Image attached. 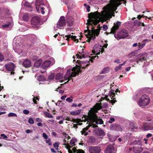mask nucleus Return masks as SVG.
Here are the masks:
<instances>
[{
	"instance_id": "1",
	"label": "nucleus",
	"mask_w": 153,
	"mask_h": 153,
	"mask_svg": "<svg viewBox=\"0 0 153 153\" xmlns=\"http://www.w3.org/2000/svg\"><path fill=\"white\" fill-rule=\"evenodd\" d=\"M125 0H110V3L103 8V13L100 14L98 13L90 17L88 20L87 23L89 25L87 26V30H85L84 33L86 37L91 40H94L96 36L99 34L100 27L97 25L99 20L98 19L101 18L108 19L112 16H114V12L117 7L120 5L122 1Z\"/></svg>"
},
{
	"instance_id": "2",
	"label": "nucleus",
	"mask_w": 153,
	"mask_h": 153,
	"mask_svg": "<svg viewBox=\"0 0 153 153\" xmlns=\"http://www.w3.org/2000/svg\"><path fill=\"white\" fill-rule=\"evenodd\" d=\"M101 107L99 104H97L91 108L88 113V122L89 123V125L85 128H83L81 131L82 135L84 134L85 136L88 134V133L86 131L88 129L90 126L93 128H97L98 126L96 124H102L103 121L101 119H98L96 113L100 109Z\"/></svg>"
},
{
	"instance_id": "3",
	"label": "nucleus",
	"mask_w": 153,
	"mask_h": 153,
	"mask_svg": "<svg viewBox=\"0 0 153 153\" xmlns=\"http://www.w3.org/2000/svg\"><path fill=\"white\" fill-rule=\"evenodd\" d=\"M89 59L88 61H80L79 60H77L76 64V66L74 67L71 69H69L68 70L64 76V78L65 79V80L69 79L70 77L75 76L76 74H78L81 72V68H85L89 65V61L92 62L93 59H94L96 57L98 58V56L95 55L91 57L89 56Z\"/></svg>"
},
{
	"instance_id": "4",
	"label": "nucleus",
	"mask_w": 153,
	"mask_h": 153,
	"mask_svg": "<svg viewBox=\"0 0 153 153\" xmlns=\"http://www.w3.org/2000/svg\"><path fill=\"white\" fill-rule=\"evenodd\" d=\"M150 99L147 95L144 94L140 98L138 102V105L142 108H144L147 105L150 103Z\"/></svg>"
},
{
	"instance_id": "5",
	"label": "nucleus",
	"mask_w": 153,
	"mask_h": 153,
	"mask_svg": "<svg viewBox=\"0 0 153 153\" xmlns=\"http://www.w3.org/2000/svg\"><path fill=\"white\" fill-rule=\"evenodd\" d=\"M3 19L7 20V24H3L1 25V27L4 30H10V28L11 27V23L12 22V18L10 15H5Z\"/></svg>"
},
{
	"instance_id": "6",
	"label": "nucleus",
	"mask_w": 153,
	"mask_h": 153,
	"mask_svg": "<svg viewBox=\"0 0 153 153\" xmlns=\"http://www.w3.org/2000/svg\"><path fill=\"white\" fill-rule=\"evenodd\" d=\"M55 60L51 57H50L48 59L44 61L42 64V67L44 69H46L48 67L54 64Z\"/></svg>"
},
{
	"instance_id": "7",
	"label": "nucleus",
	"mask_w": 153,
	"mask_h": 153,
	"mask_svg": "<svg viewBox=\"0 0 153 153\" xmlns=\"http://www.w3.org/2000/svg\"><path fill=\"white\" fill-rule=\"evenodd\" d=\"M129 35L128 31L126 29H122L117 35L114 34L115 37L117 39L126 38Z\"/></svg>"
},
{
	"instance_id": "8",
	"label": "nucleus",
	"mask_w": 153,
	"mask_h": 153,
	"mask_svg": "<svg viewBox=\"0 0 153 153\" xmlns=\"http://www.w3.org/2000/svg\"><path fill=\"white\" fill-rule=\"evenodd\" d=\"M64 145L69 153H85L83 150L80 149L77 150L75 147L73 148L68 144L64 143Z\"/></svg>"
},
{
	"instance_id": "9",
	"label": "nucleus",
	"mask_w": 153,
	"mask_h": 153,
	"mask_svg": "<svg viewBox=\"0 0 153 153\" xmlns=\"http://www.w3.org/2000/svg\"><path fill=\"white\" fill-rule=\"evenodd\" d=\"M36 8L38 12L39 13L40 11L42 14L45 13L44 11V8L43 7V6L45 5L43 4V2L42 0H37L35 4Z\"/></svg>"
},
{
	"instance_id": "10",
	"label": "nucleus",
	"mask_w": 153,
	"mask_h": 153,
	"mask_svg": "<svg viewBox=\"0 0 153 153\" xmlns=\"http://www.w3.org/2000/svg\"><path fill=\"white\" fill-rule=\"evenodd\" d=\"M134 143L135 144L133 147L134 152L140 153L143 150V149L141 147V142L140 140L135 141Z\"/></svg>"
},
{
	"instance_id": "11",
	"label": "nucleus",
	"mask_w": 153,
	"mask_h": 153,
	"mask_svg": "<svg viewBox=\"0 0 153 153\" xmlns=\"http://www.w3.org/2000/svg\"><path fill=\"white\" fill-rule=\"evenodd\" d=\"M19 39L18 37H15L13 40V48L16 52H19L17 51V50H19L22 44L19 40H18Z\"/></svg>"
},
{
	"instance_id": "12",
	"label": "nucleus",
	"mask_w": 153,
	"mask_h": 153,
	"mask_svg": "<svg viewBox=\"0 0 153 153\" xmlns=\"http://www.w3.org/2000/svg\"><path fill=\"white\" fill-rule=\"evenodd\" d=\"M142 130L147 131L153 129V122H146L143 123L142 127Z\"/></svg>"
},
{
	"instance_id": "13",
	"label": "nucleus",
	"mask_w": 153,
	"mask_h": 153,
	"mask_svg": "<svg viewBox=\"0 0 153 153\" xmlns=\"http://www.w3.org/2000/svg\"><path fill=\"white\" fill-rule=\"evenodd\" d=\"M147 56V53L139 54L136 57V61L137 63H138L140 62H142L145 60Z\"/></svg>"
},
{
	"instance_id": "14",
	"label": "nucleus",
	"mask_w": 153,
	"mask_h": 153,
	"mask_svg": "<svg viewBox=\"0 0 153 153\" xmlns=\"http://www.w3.org/2000/svg\"><path fill=\"white\" fill-rule=\"evenodd\" d=\"M65 25V17L64 16H62L57 23L56 28L61 29L62 28V27H64Z\"/></svg>"
},
{
	"instance_id": "15",
	"label": "nucleus",
	"mask_w": 153,
	"mask_h": 153,
	"mask_svg": "<svg viewBox=\"0 0 153 153\" xmlns=\"http://www.w3.org/2000/svg\"><path fill=\"white\" fill-rule=\"evenodd\" d=\"M42 62V59H39L34 62L33 66L32 68L33 72H35L38 70V68L40 66Z\"/></svg>"
},
{
	"instance_id": "16",
	"label": "nucleus",
	"mask_w": 153,
	"mask_h": 153,
	"mask_svg": "<svg viewBox=\"0 0 153 153\" xmlns=\"http://www.w3.org/2000/svg\"><path fill=\"white\" fill-rule=\"evenodd\" d=\"M95 135L98 136H103L105 135L104 131L101 128H96L93 130Z\"/></svg>"
},
{
	"instance_id": "17",
	"label": "nucleus",
	"mask_w": 153,
	"mask_h": 153,
	"mask_svg": "<svg viewBox=\"0 0 153 153\" xmlns=\"http://www.w3.org/2000/svg\"><path fill=\"white\" fill-rule=\"evenodd\" d=\"M84 49H82V51L81 52H79L76 55L77 58L81 59L82 58H85L88 56V53L84 51Z\"/></svg>"
},
{
	"instance_id": "18",
	"label": "nucleus",
	"mask_w": 153,
	"mask_h": 153,
	"mask_svg": "<svg viewBox=\"0 0 153 153\" xmlns=\"http://www.w3.org/2000/svg\"><path fill=\"white\" fill-rule=\"evenodd\" d=\"M40 21V19L39 16H34L31 20V24L32 25L36 26L39 24Z\"/></svg>"
},
{
	"instance_id": "19",
	"label": "nucleus",
	"mask_w": 153,
	"mask_h": 153,
	"mask_svg": "<svg viewBox=\"0 0 153 153\" xmlns=\"http://www.w3.org/2000/svg\"><path fill=\"white\" fill-rule=\"evenodd\" d=\"M101 150L100 147L98 146H91L89 148L90 153H100Z\"/></svg>"
},
{
	"instance_id": "20",
	"label": "nucleus",
	"mask_w": 153,
	"mask_h": 153,
	"mask_svg": "<svg viewBox=\"0 0 153 153\" xmlns=\"http://www.w3.org/2000/svg\"><path fill=\"white\" fill-rule=\"evenodd\" d=\"M5 67L6 70L9 71L13 70L15 68V65L12 62H9L5 65Z\"/></svg>"
},
{
	"instance_id": "21",
	"label": "nucleus",
	"mask_w": 153,
	"mask_h": 153,
	"mask_svg": "<svg viewBox=\"0 0 153 153\" xmlns=\"http://www.w3.org/2000/svg\"><path fill=\"white\" fill-rule=\"evenodd\" d=\"M105 153H115L114 147L111 145H109L106 148Z\"/></svg>"
},
{
	"instance_id": "22",
	"label": "nucleus",
	"mask_w": 153,
	"mask_h": 153,
	"mask_svg": "<svg viewBox=\"0 0 153 153\" xmlns=\"http://www.w3.org/2000/svg\"><path fill=\"white\" fill-rule=\"evenodd\" d=\"M121 22H117L116 24L114 23V25L111 29V32L112 33H114L116 30H117L120 25Z\"/></svg>"
},
{
	"instance_id": "23",
	"label": "nucleus",
	"mask_w": 153,
	"mask_h": 153,
	"mask_svg": "<svg viewBox=\"0 0 153 153\" xmlns=\"http://www.w3.org/2000/svg\"><path fill=\"white\" fill-rule=\"evenodd\" d=\"M115 96V95L114 93L111 94V95H106L105 96V97L106 100H107V101H110L111 103L113 104L116 101L115 100H110V99H109L108 97H110L111 99H112L113 98H114V97Z\"/></svg>"
},
{
	"instance_id": "24",
	"label": "nucleus",
	"mask_w": 153,
	"mask_h": 153,
	"mask_svg": "<svg viewBox=\"0 0 153 153\" xmlns=\"http://www.w3.org/2000/svg\"><path fill=\"white\" fill-rule=\"evenodd\" d=\"M76 36L71 35V34L66 35L65 37H64V39L66 40H68L70 39H71L74 40L75 41H76V40H77V42H78V39H76Z\"/></svg>"
},
{
	"instance_id": "25",
	"label": "nucleus",
	"mask_w": 153,
	"mask_h": 153,
	"mask_svg": "<svg viewBox=\"0 0 153 153\" xmlns=\"http://www.w3.org/2000/svg\"><path fill=\"white\" fill-rule=\"evenodd\" d=\"M23 65L25 68H28L31 66V62L30 60L27 59L23 62Z\"/></svg>"
},
{
	"instance_id": "26",
	"label": "nucleus",
	"mask_w": 153,
	"mask_h": 153,
	"mask_svg": "<svg viewBox=\"0 0 153 153\" xmlns=\"http://www.w3.org/2000/svg\"><path fill=\"white\" fill-rule=\"evenodd\" d=\"M149 41V40L147 39H145L143 40L142 42V44L139 43L138 45V50H140L142 49L146 45V42Z\"/></svg>"
},
{
	"instance_id": "27",
	"label": "nucleus",
	"mask_w": 153,
	"mask_h": 153,
	"mask_svg": "<svg viewBox=\"0 0 153 153\" xmlns=\"http://www.w3.org/2000/svg\"><path fill=\"white\" fill-rule=\"evenodd\" d=\"M65 120L68 121H71L74 123H77L80 122L79 120L78 119H75L73 118H71L69 117H66Z\"/></svg>"
},
{
	"instance_id": "28",
	"label": "nucleus",
	"mask_w": 153,
	"mask_h": 153,
	"mask_svg": "<svg viewBox=\"0 0 153 153\" xmlns=\"http://www.w3.org/2000/svg\"><path fill=\"white\" fill-rule=\"evenodd\" d=\"M68 25L70 27L72 26L73 25V19L71 17L68 18L67 20Z\"/></svg>"
},
{
	"instance_id": "29",
	"label": "nucleus",
	"mask_w": 153,
	"mask_h": 153,
	"mask_svg": "<svg viewBox=\"0 0 153 153\" xmlns=\"http://www.w3.org/2000/svg\"><path fill=\"white\" fill-rule=\"evenodd\" d=\"M81 111V109L76 110L74 111H72L71 112H70V114L72 115H77L80 114Z\"/></svg>"
},
{
	"instance_id": "30",
	"label": "nucleus",
	"mask_w": 153,
	"mask_h": 153,
	"mask_svg": "<svg viewBox=\"0 0 153 153\" xmlns=\"http://www.w3.org/2000/svg\"><path fill=\"white\" fill-rule=\"evenodd\" d=\"M104 49L103 48H99V52H97V50L96 51V52L95 50L93 51H92V53H93V54L94 55H98L100 54V52H101L102 53L104 51Z\"/></svg>"
},
{
	"instance_id": "31",
	"label": "nucleus",
	"mask_w": 153,
	"mask_h": 153,
	"mask_svg": "<svg viewBox=\"0 0 153 153\" xmlns=\"http://www.w3.org/2000/svg\"><path fill=\"white\" fill-rule=\"evenodd\" d=\"M109 71V68L108 67H106L104 68L101 71V74H105L108 73Z\"/></svg>"
},
{
	"instance_id": "32",
	"label": "nucleus",
	"mask_w": 153,
	"mask_h": 153,
	"mask_svg": "<svg viewBox=\"0 0 153 153\" xmlns=\"http://www.w3.org/2000/svg\"><path fill=\"white\" fill-rule=\"evenodd\" d=\"M77 141V139L75 138L72 139L70 142V144L72 146H75L76 145V143Z\"/></svg>"
},
{
	"instance_id": "33",
	"label": "nucleus",
	"mask_w": 153,
	"mask_h": 153,
	"mask_svg": "<svg viewBox=\"0 0 153 153\" xmlns=\"http://www.w3.org/2000/svg\"><path fill=\"white\" fill-rule=\"evenodd\" d=\"M63 75L62 74L58 73L55 76V79L58 80L61 79L63 77Z\"/></svg>"
},
{
	"instance_id": "34",
	"label": "nucleus",
	"mask_w": 153,
	"mask_h": 153,
	"mask_svg": "<svg viewBox=\"0 0 153 153\" xmlns=\"http://www.w3.org/2000/svg\"><path fill=\"white\" fill-rule=\"evenodd\" d=\"M37 79L39 81H44L45 80V78L43 76L40 75L37 77Z\"/></svg>"
},
{
	"instance_id": "35",
	"label": "nucleus",
	"mask_w": 153,
	"mask_h": 153,
	"mask_svg": "<svg viewBox=\"0 0 153 153\" xmlns=\"http://www.w3.org/2000/svg\"><path fill=\"white\" fill-rule=\"evenodd\" d=\"M117 124H113L110 126V129L112 130H115L117 127Z\"/></svg>"
},
{
	"instance_id": "36",
	"label": "nucleus",
	"mask_w": 153,
	"mask_h": 153,
	"mask_svg": "<svg viewBox=\"0 0 153 153\" xmlns=\"http://www.w3.org/2000/svg\"><path fill=\"white\" fill-rule=\"evenodd\" d=\"M97 104H99V106L101 107V108H105L107 107L108 106V104L107 103H104V104H103L102 105V104L101 103V102L100 103H97L95 105H96Z\"/></svg>"
},
{
	"instance_id": "37",
	"label": "nucleus",
	"mask_w": 153,
	"mask_h": 153,
	"mask_svg": "<svg viewBox=\"0 0 153 153\" xmlns=\"http://www.w3.org/2000/svg\"><path fill=\"white\" fill-rule=\"evenodd\" d=\"M23 19L25 21H27L29 19L28 15L27 14H25L23 17Z\"/></svg>"
},
{
	"instance_id": "38",
	"label": "nucleus",
	"mask_w": 153,
	"mask_h": 153,
	"mask_svg": "<svg viewBox=\"0 0 153 153\" xmlns=\"http://www.w3.org/2000/svg\"><path fill=\"white\" fill-rule=\"evenodd\" d=\"M59 143L58 142H56L53 144V147L55 148L56 149L58 150V147L59 146Z\"/></svg>"
},
{
	"instance_id": "39",
	"label": "nucleus",
	"mask_w": 153,
	"mask_h": 153,
	"mask_svg": "<svg viewBox=\"0 0 153 153\" xmlns=\"http://www.w3.org/2000/svg\"><path fill=\"white\" fill-rule=\"evenodd\" d=\"M45 115L46 116V117L48 118H52L53 117L51 115L50 113L47 112L45 111L44 113Z\"/></svg>"
},
{
	"instance_id": "40",
	"label": "nucleus",
	"mask_w": 153,
	"mask_h": 153,
	"mask_svg": "<svg viewBox=\"0 0 153 153\" xmlns=\"http://www.w3.org/2000/svg\"><path fill=\"white\" fill-rule=\"evenodd\" d=\"M8 117H17V115L15 113H10L8 114Z\"/></svg>"
},
{
	"instance_id": "41",
	"label": "nucleus",
	"mask_w": 153,
	"mask_h": 153,
	"mask_svg": "<svg viewBox=\"0 0 153 153\" xmlns=\"http://www.w3.org/2000/svg\"><path fill=\"white\" fill-rule=\"evenodd\" d=\"M45 141L48 144V145L49 146H51V140L49 138H48L47 139H45Z\"/></svg>"
},
{
	"instance_id": "42",
	"label": "nucleus",
	"mask_w": 153,
	"mask_h": 153,
	"mask_svg": "<svg viewBox=\"0 0 153 153\" xmlns=\"http://www.w3.org/2000/svg\"><path fill=\"white\" fill-rule=\"evenodd\" d=\"M116 130L117 131H122V129L121 127V126L117 124V127L116 128V130Z\"/></svg>"
},
{
	"instance_id": "43",
	"label": "nucleus",
	"mask_w": 153,
	"mask_h": 153,
	"mask_svg": "<svg viewBox=\"0 0 153 153\" xmlns=\"http://www.w3.org/2000/svg\"><path fill=\"white\" fill-rule=\"evenodd\" d=\"M1 136L2 137H0L1 138H2L4 140H6V139L7 138V137L4 134H1Z\"/></svg>"
},
{
	"instance_id": "44",
	"label": "nucleus",
	"mask_w": 153,
	"mask_h": 153,
	"mask_svg": "<svg viewBox=\"0 0 153 153\" xmlns=\"http://www.w3.org/2000/svg\"><path fill=\"white\" fill-rule=\"evenodd\" d=\"M130 128L131 129H133L134 128H136V127H135L134 126V123H131L130 125Z\"/></svg>"
},
{
	"instance_id": "45",
	"label": "nucleus",
	"mask_w": 153,
	"mask_h": 153,
	"mask_svg": "<svg viewBox=\"0 0 153 153\" xmlns=\"http://www.w3.org/2000/svg\"><path fill=\"white\" fill-rule=\"evenodd\" d=\"M29 123L30 124H33L34 123V122L32 118H30L28 120Z\"/></svg>"
},
{
	"instance_id": "46",
	"label": "nucleus",
	"mask_w": 153,
	"mask_h": 153,
	"mask_svg": "<svg viewBox=\"0 0 153 153\" xmlns=\"http://www.w3.org/2000/svg\"><path fill=\"white\" fill-rule=\"evenodd\" d=\"M66 101L69 102L71 103L73 101V99L71 97H68L66 99Z\"/></svg>"
},
{
	"instance_id": "47",
	"label": "nucleus",
	"mask_w": 153,
	"mask_h": 153,
	"mask_svg": "<svg viewBox=\"0 0 153 153\" xmlns=\"http://www.w3.org/2000/svg\"><path fill=\"white\" fill-rule=\"evenodd\" d=\"M24 4V5L26 7H30V4L27 2H25Z\"/></svg>"
},
{
	"instance_id": "48",
	"label": "nucleus",
	"mask_w": 153,
	"mask_h": 153,
	"mask_svg": "<svg viewBox=\"0 0 153 153\" xmlns=\"http://www.w3.org/2000/svg\"><path fill=\"white\" fill-rule=\"evenodd\" d=\"M43 137L44 138L45 140L47 139H48V137L47 134L45 133H43L42 134Z\"/></svg>"
},
{
	"instance_id": "49",
	"label": "nucleus",
	"mask_w": 153,
	"mask_h": 153,
	"mask_svg": "<svg viewBox=\"0 0 153 153\" xmlns=\"http://www.w3.org/2000/svg\"><path fill=\"white\" fill-rule=\"evenodd\" d=\"M54 75L53 74H51L49 77V79L50 80L53 79L54 78Z\"/></svg>"
},
{
	"instance_id": "50",
	"label": "nucleus",
	"mask_w": 153,
	"mask_h": 153,
	"mask_svg": "<svg viewBox=\"0 0 153 153\" xmlns=\"http://www.w3.org/2000/svg\"><path fill=\"white\" fill-rule=\"evenodd\" d=\"M115 119L114 118L111 117L110 118V120H109L108 122L109 123H111L115 121Z\"/></svg>"
},
{
	"instance_id": "51",
	"label": "nucleus",
	"mask_w": 153,
	"mask_h": 153,
	"mask_svg": "<svg viewBox=\"0 0 153 153\" xmlns=\"http://www.w3.org/2000/svg\"><path fill=\"white\" fill-rule=\"evenodd\" d=\"M121 66L120 65V64L118 66H117L115 68V70L116 71H117L119 70L120 69H121Z\"/></svg>"
},
{
	"instance_id": "52",
	"label": "nucleus",
	"mask_w": 153,
	"mask_h": 153,
	"mask_svg": "<svg viewBox=\"0 0 153 153\" xmlns=\"http://www.w3.org/2000/svg\"><path fill=\"white\" fill-rule=\"evenodd\" d=\"M103 30L104 31H106L108 29V26L106 25H104L102 27Z\"/></svg>"
},
{
	"instance_id": "53",
	"label": "nucleus",
	"mask_w": 153,
	"mask_h": 153,
	"mask_svg": "<svg viewBox=\"0 0 153 153\" xmlns=\"http://www.w3.org/2000/svg\"><path fill=\"white\" fill-rule=\"evenodd\" d=\"M36 120L38 123H42L43 121L42 119L40 118H37L36 119Z\"/></svg>"
},
{
	"instance_id": "54",
	"label": "nucleus",
	"mask_w": 153,
	"mask_h": 153,
	"mask_svg": "<svg viewBox=\"0 0 153 153\" xmlns=\"http://www.w3.org/2000/svg\"><path fill=\"white\" fill-rule=\"evenodd\" d=\"M56 120H60V119H62V120H64V118H63V117L62 116H57L56 117Z\"/></svg>"
},
{
	"instance_id": "55",
	"label": "nucleus",
	"mask_w": 153,
	"mask_h": 153,
	"mask_svg": "<svg viewBox=\"0 0 153 153\" xmlns=\"http://www.w3.org/2000/svg\"><path fill=\"white\" fill-rule=\"evenodd\" d=\"M152 135V134L151 133H149L146 135V137L147 138L151 137Z\"/></svg>"
},
{
	"instance_id": "56",
	"label": "nucleus",
	"mask_w": 153,
	"mask_h": 153,
	"mask_svg": "<svg viewBox=\"0 0 153 153\" xmlns=\"http://www.w3.org/2000/svg\"><path fill=\"white\" fill-rule=\"evenodd\" d=\"M4 56L0 53V61H2L4 59Z\"/></svg>"
},
{
	"instance_id": "57",
	"label": "nucleus",
	"mask_w": 153,
	"mask_h": 153,
	"mask_svg": "<svg viewBox=\"0 0 153 153\" xmlns=\"http://www.w3.org/2000/svg\"><path fill=\"white\" fill-rule=\"evenodd\" d=\"M23 112L25 114H27L29 113V111L27 110H24L23 111Z\"/></svg>"
},
{
	"instance_id": "58",
	"label": "nucleus",
	"mask_w": 153,
	"mask_h": 153,
	"mask_svg": "<svg viewBox=\"0 0 153 153\" xmlns=\"http://www.w3.org/2000/svg\"><path fill=\"white\" fill-rule=\"evenodd\" d=\"M36 100H38V98L37 97H34L33 99V102L35 104H37Z\"/></svg>"
},
{
	"instance_id": "59",
	"label": "nucleus",
	"mask_w": 153,
	"mask_h": 153,
	"mask_svg": "<svg viewBox=\"0 0 153 153\" xmlns=\"http://www.w3.org/2000/svg\"><path fill=\"white\" fill-rule=\"evenodd\" d=\"M31 39L35 40L36 39V36L34 35H31Z\"/></svg>"
},
{
	"instance_id": "60",
	"label": "nucleus",
	"mask_w": 153,
	"mask_h": 153,
	"mask_svg": "<svg viewBox=\"0 0 153 153\" xmlns=\"http://www.w3.org/2000/svg\"><path fill=\"white\" fill-rule=\"evenodd\" d=\"M90 6H89L88 5L87 6V7H86V9H87V11L88 12H89L90 11Z\"/></svg>"
},
{
	"instance_id": "61",
	"label": "nucleus",
	"mask_w": 153,
	"mask_h": 153,
	"mask_svg": "<svg viewBox=\"0 0 153 153\" xmlns=\"http://www.w3.org/2000/svg\"><path fill=\"white\" fill-rule=\"evenodd\" d=\"M67 96L66 95H64V96H62L61 97V99L62 100H64L65 98Z\"/></svg>"
},
{
	"instance_id": "62",
	"label": "nucleus",
	"mask_w": 153,
	"mask_h": 153,
	"mask_svg": "<svg viewBox=\"0 0 153 153\" xmlns=\"http://www.w3.org/2000/svg\"><path fill=\"white\" fill-rule=\"evenodd\" d=\"M114 62L116 63L117 64H119L120 63V60L119 59H117L114 61Z\"/></svg>"
},
{
	"instance_id": "63",
	"label": "nucleus",
	"mask_w": 153,
	"mask_h": 153,
	"mask_svg": "<svg viewBox=\"0 0 153 153\" xmlns=\"http://www.w3.org/2000/svg\"><path fill=\"white\" fill-rule=\"evenodd\" d=\"M37 125L38 126L42 127V126L43 125H42V123H37Z\"/></svg>"
},
{
	"instance_id": "64",
	"label": "nucleus",
	"mask_w": 153,
	"mask_h": 153,
	"mask_svg": "<svg viewBox=\"0 0 153 153\" xmlns=\"http://www.w3.org/2000/svg\"><path fill=\"white\" fill-rule=\"evenodd\" d=\"M59 92L60 94H62L64 93V91L62 90H59Z\"/></svg>"
}]
</instances>
